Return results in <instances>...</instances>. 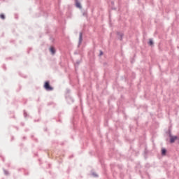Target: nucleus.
I'll return each mask as SVG.
<instances>
[{
    "mask_svg": "<svg viewBox=\"0 0 179 179\" xmlns=\"http://www.w3.org/2000/svg\"><path fill=\"white\" fill-rule=\"evenodd\" d=\"M82 55V52H79V51L78 50H76L75 52H74V55Z\"/></svg>",
    "mask_w": 179,
    "mask_h": 179,
    "instance_id": "obj_20",
    "label": "nucleus"
},
{
    "mask_svg": "<svg viewBox=\"0 0 179 179\" xmlns=\"http://www.w3.org/2000/svg\"><path fill=\"white\" fill-rule=\"evenodd\" d=\"M144 97H145V99H147L148 100H152L153 99L152 97V95H150V91H149V90L145 91Z\"/></svg>",
    "mask_w": 179,
    "mask_h": 179,
    "instance_id": "obj_5",
    "label": "nucleus"
},
{
    "mask_svg": "<svg viewBox=\"0 0 179 179\" xmlns=\"http://www.w3.org/2000/svg\"><path fill=\"white\" fill-rule=\"evenodd\" d=\"M29 131V129H25V132H27Z\"/></svg>",
    "mask_w": 179,
    "mask_h": 179,
    "instance_id": "obj_42",
    "label": "nucleus"
},
{
    "mask_svg": "<svg viewBox=\"0 0 179 179\" xmlns=\"http://www.w3.org/2000/svg\"><path fill=\"white\" fill-rule=\"evenodd\" d=\"M27 138L26 136H24L22 139L26 140Z\"/></svg>",
    "mask_w": 179,
    "mask_h": 179,
    "instance_id": "obj_36",
    "label": "nucleus"
},
{
    "mask_svg": "<svg viewBox=\"0 0 179 179\" xmlns=\"http://www.w3.org/2000/svg\"><path fill=\"white\" fill-rule=\"evenodd\" d=\"M57 122H62V121L61 120H59Z\"/></svg>",
    "mask_w": 179,
    "mask_h": 179,
    "instance_id": "obj_38",
    "label": "nucleus"
},
{
    "mask_svg": "<svg viewBox=\"0 0 179 179\" xmlns=\"http://www.w3.org/2000/svg\"><path fill=\"white\" fill-rule=\"evenodd\" d=\"M52 104H54V102H49L48 103L47 106H52Z\"/></svg>",
    "mask_w": 179,
    "mask_h": 179,
    "instance_id": "obj_25",
    "label": "nucleus"
},
{
    "mask_svg": "<svg viewBox=\"0 0 179 179\" xmlns=\"http://www.w3.org/2000/svg\"><path fill=\"white\" fill-rule=\"evenodd\" d=\"M50 52L52 54V55H55V52H57V50H55V48L53 46H50L49 48Z\"/></svg>",
    "mask_w": 179,
    "mask_h": 179,
    "instance_id": "obj_10",
    "label": "nucleus"
},
{
    "mask_svg": "<svg viewBox=\"0 0 179 179\" xmlns=\"http://www.w3.org/2000/svg\"><path fill=\"white\" fill-rule=\"evenodd\" d=\"M148 45H150V47H153V45H155V42H153V39L150 38L149 41L148 43Z\"/></svg>",
    "mask_w": 179,
    "mask_h": 179,
    "instance_id": "obj_12",
    "label": "nucleus"
},
{
    "mask_svg": "<svg viewBox=\"0 0 179 179\" xmlns=\"http://www.w3.org/2000/svg\"><path fill=\"white\" fill-rule=\"evenodd\" d=\"M80 64V61L78 60L75 64V67L78 68L79 66V64Z\"/></svg>",
    "mask_w": 179,
    "mask_h": 179,
    "instance_id": "obj_21",
    "label": "nucleus"
},
{
    "mask_svg": "<svg viewBox=\"0 0 179 179\" xmlns=\"http://www.w3.org/2000/svg\"><path fill=\"white\" fill-rule=\"evenodd\" d=\"M60 117H61V113H59V118H60Z\"/></svg>",
    "mask_w": 179,
    "mask_h": 179,
    "instance_id": "obj_41",
    "label": "nucleus"
},
{
    "mask_svg": "<svg viewBox=\"0 0 179 179\" xmlns=\"http://www.w3.org/2000/svg\"><path fill=\"white\" fill-rule=\"evenodd\" d=\"M111 4H112V5H114V1H111Z\"/></svg>",
    "mask_w": 179,
    "mask_h": 179,
    "instance_id": "obj_43",
    "label": "nucleus"
},
{
    "mask_svg": "<svg viewBox=\"0 0 179 179\" xmlns=\"http://www.w3.org/2000/svg\"><path fill=\"white\" fill-rule=\"evenodd\" d=\"M166 135H169V138L171 136H173V134H171V127H169L168 131L166 132Z\"/></svg>",
    "mask_w": 179,
    "mask_h": 179,
    "instance_id": "obj_13",
    "label": "nucleus"
},
{
    "mask_svg": "<svg viewBox=\"0 0 179 179\" xmlns=\"http://www.w3.org/2000/svg\"><path fill=\"white\" fill-rule=\"evenodd\" d=\"M177 139H178V137L177 136H171V137H169V142L170 143H174V142H176Z\"/></svg>",
    "mask_w": 179,
    "mask_h": 179,
    "instance_id": "obj_7",
    "label": "nucleus"
},
{
    "mask_svg": "<svg viewBox=\"0 0 179 179\" xmlns=\"http://www.w3.org/2000/svg\"><path fill=\"white\" fill-rule=\"evenodd\" d=\"M138 154L139 151L134 150V148H132V145H131L127 157H131V156H134V155L135 156H138Z\"/></svg>",
    "mask_w": 179,
    "mask_h": 179,
    "instance_id": "obj_3",
    "label": "nucleus"
},
{
    "mask_svg": "<svg viewBox=\"0 0 179 179\" xmlns=\"http://www.w3.org/2000/svg\"><path fill=\"white\" fill-rule=\"evenodd\" d=\"M3 171L4 173L5 176H9V171H8L6 169H5L4 168H3Z\"/></svg>",
    "mask_w": 179,
    "mask_h": 179,
    "instance_id": "obj_18",
    "label": "nucleus"
},
{
    "mask_svg": "<svg viewBox=\"0 0 179 179\" xmlns=\"http://www.w3.org/2000/svg\"><path fill=\"white\" fill-rule=\"evenodd\" d=\"M65 99L66 100V102L68 104H73V102L75 101V99L72 98V96H71V91L67 90L65 94Z\"/></svg>",
    "mask_w": 179,
    "mask_h": 179,
    "instance_id": "obj_1",
    "label": "nucleus"
},
{
    "mask_svg": "<svg viewBox=\"0 0 179 179\" xmlns=\"http://www.w3.org/2000/svg\"><path fill=\"white\" fill-rule=\"evenodd\" d=\"M3 162H5V159L4 158H3Z\"/></svg>",
    "mask_w": 179,
    "mask_h": 179,
    "instance_id": "obj_50",
    "label": "nucleus"
},
{
    "mask_svg": "<svg viewBox=\"0 0 179 179\" xmlns=\"http://www.w3.org/2000/svg\"><path fill=\"white\" fill-rule=\"evenodd\" d=\"M91 176L94 177L95 178H99V174L96 173V172L91 171Z\"/></svg>",
    "mask_w": 179,
    "mask_h": 179,
    "instance_id": "obj_14",
    "label": "nucleus"
},
{
    "mask_svg": "<svg viewBox=\"0 0 179 179\" xmlns=\"http://www.w3.org/2000/svg\"><path fill=\"white\" fill-rule=\"evenodd\" d=\"M120 178H124V173L120 172Z\"/></svg>",
    "mask_w": 179,
    "mask_h": 179,
    "instance_id": "obj_27",
    "label": "nucleus"
},
{
    "mask_svg": "<svg viewBox=\"0 0 179 179\" xmlns=\"http://www.w3.org/2000/svg\"><path fill=\"white\" fill-rule=\"evenodd\" d=\"M21 125H22V127H24V122H21Z\"/></svg>",
    "mask_w": 179,
    "mask_h": 179,
    "instance_id": "obj_34",
    "label": "nucleus"
},
{
    "mask_svg": "<svg viewBox=\"0 0 179 179\" xmlns=\"http://www.w3.org/2000/svg\"><path fill=\"white\" fill-rule=\"evenodd\" d=\"M47 169H51V164H48V166Z\"/></svg>",
    "mask_w": 179,
    "mask_h": 179,
    "instance_id": "obj_33",
    "label": "nucleus"
},
{
    "mask_svg": "<svg viewBox=\"0 0 179 179\" xmlns=\"http://www.w3.org/2000/svg\"><path fill=\"white\" fill-rule=\"evenodd\" d=\"M31 138H34V135H31Z\"/></svg>",
    "mask_w": 179,
    "mask_h": 179,
    "instance_id": "obj_45",
    "label": "nucleus"
},
{
    "mask_svg": "<svg viewBox=\"0 0 179 179\" xmlns=\"http://www.w3.org/2000/svg\"><path fill=\"white\" fill-rule=\"evenodd\" d=\"M143 108H144V110H145V111H146V110H148V106L145 105V106H143Z\"/></svg>",
    "mask_w": 179,
    "mask_h": 179,
    "instance_id": "obj_31",
    "label": "nucleus"
},
{
    "mask_svg": "<svg viewBox=\"0 0 179 179\" xmlns=\"http://www.w3.org/2000/svg\"><path fill=\"white\" fill-rule=\"evenodd\" d=\"M161 155L162 157H164V156H167V149L166 148H162L161 149Z\"/></svg>",
    "mask_w": 179,
    "mask_h": 179,
    "instance_id": "obj_8",
    "label": "nucleus"
},
{
    "mask_svg": "<svg viewBox=\"0 0 179 179\" xmlns=\"http://www.w3.org/2000/svg\"><path fill=\"white\" fill-rule=\"evenodd\" d=\"M77 51H78V52H82V50H78Z\"/></svg>",
    "mask_w": 179,
    "mask_h": 179,
    "instance_id": "obj_40",
    "label": "nucleus"
},
{
    "mask_svg": "<svg viewBox=\"0 0 179 179\" xmlns=\"http://www.w3.org/2000/svg\"><path fill=\"white\" fill-rule=\"evenodd\" d=\"M83 16H85V17H87V11H84L83 13Z\"/></svg>",
    "mask_w": 179,
    "mask_h": 179,
    "instance_id": "obj_22",
    "label": "nucleus"
},
{
    "mask_svg": "<svg viewBox=\"0 0 179 179\" xmlns=\"http://www.w3.org/2000/svg\"><path fill=\"white\" fill-rule=\"evenodd\" d=\"M45 131H47V129H45Z\"/></svg>",
    "mask_w": 179,
    "mask_h": 179,
    "instance_id": "obj_53",
    "label": "nucleus"
},
{
    "mask_svg": "<svg viewBox=\"0 0 179 179\" xmlns=\"http://www.w3.org/2000/svg\"><path fill=\"white\" fill-rule=\"evenodd\" d=\"M10 164H7V167H9Z\"/></svg>",
    "mask_w": 179,
    "mask_h": 179,
    "instance_id": "obj_46",
    "label": "nucleus"
},
{
    "mask_svg": "<svg viewBox=\"0 0 179 179\" xmlns=\"http://www.w3.org/2000/svg\"><path fill=\"white\" fill-rule=\"evenodd\" d=\"M38 114H40V109H38Z\"/></svg>",
    "mask_w": 179,
    "mask_h": 179,
    "instance_id": "obj_49",
    "label": "nucleus"
},
{
    "mask_svg": "<svg viewBox=\"0 0 179 179\" xmlns=\"http://www.w3.org/2000/svg\"><path fill=\"white\" fill-rule=\"evenodd\" d=\"M23 113H24V118H27V117H29V114H27V112H26V110H24Z\"/></svg>",
    "mask_w": 179,
    "mask_h": 179,
    "instance_id": "obj_19",
    "label": "nucleus"
},
{
    "mask_svg": "<svg viewBox=\"0 0 179 179\" xmlns=\"http://www.w3.org/2000/svg\"><path fill=\"white\" fill-rule=\"evenodd\" d=\"M145 169H150V164L147 163L145 166Z\"/></svg>",
    "mask_w": 179,
    "mask_h": 179,
    "instance_id": "obj_23",
    "label": "nucleus"
},
{
    "mask_svg": "<svg viewBox=\"0 0 179 179\" xmlns=\"http://www.w3.org/2000/svg\"><path fill=\"white\" fill-rule=\"evenodd\" d=\"M24 169H19L18 171H22V170H24Z\"/></svg>",
    "mask_w": 179,
    "mask_h": 179,
    "instance_id": "obj_35",
    "label": "nucleus"
},
{
    "mask_svg": "<svg viewBox=\"0 0 179 179\" xmlns=\"http://www.w3.org/2000/svg\"><path fill=\"white\" fill-rule=\"evenodd\" d=\"M82 41H83V33L80 32L78 48H79V47H80V45L82 44Z\"/></svg>",
    "mask_w": 179,
    "mask_h": 179,
    "instance_id": "obj_6",
    "label": "nucleus"
},
{
    "mask_svg": "<svg viewBox=\"0 0 179 179\" xmlns=\"http://www.w3.org/2000/svg\"><path fill=\"white\" fill-rule=\"evenodd\" d=\"M122 99H124V96L121 95Z\"/></svg>",
    "mask_w": 179,
    "mask_h": 179,
    "instance_id": "obj_47",
    "label": "nucleus"
},
{
    "mask_svg": "<svg viewBox=\"0 0 179 179\" xmlns=\"http://www.w3.org/2000/svg\"><path fill=\"white\" fill-rule=\"evenodd\" d=\"M117 36L118 40H120V41H122L124 34L120 31H117Z\"/></svg>",
    "mask_w": 179,
    "mask_h": 179,
    "instance_id": "obj_9",
    "label": "nucleus"
},
{
    "mask_svg": "<svg viewBox=\"0 0 179 179\" xmlns=\"http://www.w3.org/2000/svg\"><path fill=\"white\" fill-rule=\"evenodd\" d=\"M117 167L120 169V170H122V165H118Z\"/></svg>",
    "mask_w": 179,
    "mask_h": 179,
    "instance_id": "obj_29",
    "label": "nucleus"
},
{
    "mask_svg": "<svg viewBox=\"0 0 179 179\" xmlns=\"http://www.w3.org/2000/svg\"><path fill=\"white\" fill-rule=\"evenodd\" d=\"M41 118H39L38 120H34V122H39V121H41Z\"/></svg>",
    "mask_w": 179,
    "mask_h": 179,
    "instance_id": "obj_28",
    "label": "nucleus"
},
{
    "mask_svg": "<svg viewBox=\"0 0 179 179\" xmlns=\"http://www.w3.org/2000/svg\"><path fill=\"white\" fill-rule=\"evenodd\" d=\"M112 9H113L114 10H115V8H112Z\"/></svg>",
    "mask_w": 179,
    "mask_h": 179,
    "instance_id": "obj_48",
    "label": "nucleus"
},
{
    "mask_svg": "<svg viewBox=\"0 0 179 179\" xmlns=\"http://www.w3.org/2000/svg\"><path fill=\"white\" fill-rule=\"evenodd\" d=\"M34 141H35L36 142H38V140L37 138H34Z\"/></svg>",
    "mask_w": 179,
    "mask_h": 179,
    "instance_id": "obj_37",
    "label": "nucleus"
},
{
    "mask_svg": "<svg viewBox=\"0 0 179 179\" xmlns=\"http://www.w3.org/2000/svg\"><path fill=\"white\" fill-rule=\"evenodd\" d=\"M66 173H67V174H69V173H71V168L70 167H69V169H67Z\"/></svg>",
    "mask_w": 179,
    "mask_h": 179,
    "instance_id": "obj_26",
    "label": "nucleus"
},
{
    "mask_svg": "<svg viewBox=\"0 0 179 179\" xmlns=\"http://www.w3.org/2000/svg\"><path fill=\"white\" fill-rule=\"evenodd\" d=\"M72 157H73V155L69 157L70 159H72Z\"/></svg>",
    "mask_w": 179,
    "mask_h": 179,
    "instance_id": "obj_39",
    "label": "nucleus"
},
{
    "mask_svg": "<svg viewBox=\"0 0 179 179\" xmlns=\"http://www.w3.org/2000/svg\"><path fill=\"white\" fill-rule=\"evenodd\" d=\"M38 101H40V99H38Z\"/></svg>",
    "mask_w": 179,
    "mask_h": 179,
    "instance_id": "obj_52",
    "label": "nucleus"
},
{
    "mask_svg": "<svg viewBox=\"0 0 179 179\" xmlns=\"http://www.w3.org/2000/svg\"><path fill=\"white\" fill-rule=\"evenodd\" d=\"M111 99H113L114 100H115V98H114V96H111Z\"/></svg>",
    "mask_w": 179,
    "mask_h": 179,
    "instance_id": "obj_44",
    "label": "nucleus"
},
{
    "mask_svg": "<svg viewBox=\"0 0 179 179\" xmlns=\"http://www.w3.org/2000/svg\"><path fill=\"white\" fill-rule=\"evenodd\" d=\"M74 1H75L76 7H77L78 9H82V4L79 2V0H74Z\"/></svg>",
    "mask_w": 179,
    "mask_h": 179,
    "instance_id": "obj_11",
    "label": "nucleus"
},
{
    "mask_svg": "<svg viewBox=\"0 0 179 179\" xmlns=\"http://www.w3.org/2000/svg\"><path fill=\"white\" fill-rule=\"evenodd\" d=\"M30 173L27 169H24V176H29Z\"/></svg>",
    "mask_w": 179,
    "mask_h": 179,
    "instance_id": "obj_17",
    "label": "nucleus"
},
{
    "mask_svg": "<svg viewBox=\"0 0 179 179\" xmlns=\"http://www.w3.org/2000/svg\"><path fill=\"white\" fill-rule=\"evenodd\" d=\"M110 156L115 157V153L114 152V150H110V153H109Z\"/></svg>",
    "mask_w": 179,
    "mask_h": 179,
    "instance_id": "obj_15",
    "label": "nucleus"
},
{
    "mask_svg": "<svg viewBox=\"0 0 179 179\" xmlns=\"http://www.w3.org/2000/svg\"><path fill=\"white\" fill-rule=\"evenodd\" d=\"M0 19H2V20H5V19H6L5 14H3V13L0 14Z\"/></svg>",
    "mask_w": 179,
    "mask_h": 179,
    "instance_id": "obj_16",
    "label": "nucleus"
},
{
    "mask_svg": "<svg viewBox=\"0 0 179 179\" xmlns=\"http://www.w3.org/2000/svg\"><path fill=\"white\" fill-rule=\"evenodd\" d=\"M49 174H51V171H49Z\"/></svg>",
    "mask_w": 179,
    "mask_h": 179,
    "instance_id": "obj_51",
    "label": "nucleus"
},
{
    "mask_svg": "<svg viewBox=\"0 0 179 179\" xmlns=\"http://www.w3.org/2000/svg\"><path fill=\"white\" fill-rule=\"evenodd\" d=\"M134 120L136 121V124H138V117H134Z\"/></svg>",
    "mask_w": 179,
    "mask_h": 179,
    "instance_id": "obj_32",
    "label": "nucleus"
},
{
    "mask_svg": "<svg viewBox=\"0 0 179 179\" xmlns=\"http://www.w3.org/2000/svg\"><path fill=\"white\" fill-rule=\"evenodd\" d=\"M140 149L144 148V157L145 159H148V155L149 154V150H148V145H146V143H140L139 146Z\"/></svg>",
    "mask_w": 179,
    "mask_h": 179,
    "instance_id": "obj_2",
    "label": "nucleus"
},
{
    "mask_svg": "<svg viewBox=\"0 0 179 179\" xmlns=\"http://www.w3.org/2000/svg\"><path fill=\"white\" fill-rule=\"evenodd\" d=\"M76 117H73V120L71 121L72 124H75Z\"/></svg>",
    "mask_w": 179,
    "mask_h": 179,
    "instance_id": "obj_30",
    "label": "nucleus"
},
{
    "mask_svg": "<svg viewBox=\"0 0 179 179\" xmlns=\"http://www.w3.org/2000/svg\"><path fill=\"white\" fill-rule=\"evenodd\" d=\"M103 54H104V52L102 50H100L99 57H101V55H103Z\"/></svg>",
    "mask_w": 179,
    "mask_h": 179,
    "instance_id": "obj_24",
    "label": "nucleus"
},
{
    "mask_svg": "<svg viewBox=\"0 0 179 179\" xmlns=\"http://www.w3.org/2000/svg\"><path fill=\"white\" fill-rule=\"evenodd\" d=\"M43 87L45 90H54V87L50 85V81H45L43 85Z\"/></svg>",
    "mask_w": 179,
    "mask_h": 179,
    "instance_id": "obj_4",
    "label": "nucleus"
}]
</instances>
